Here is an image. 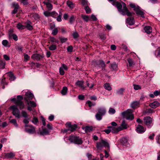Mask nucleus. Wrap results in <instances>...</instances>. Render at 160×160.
Wrapping results in <instances>:
<instances>
[{
    "instance_id": "obj_1",
    "label": "nucleus",
    "mask_w": 160,
    "mask_h": 160,
    "mask_svg": "<svg viewBox=\"0 0 160 160\" xmlns=\"http://www.w3.org/2000/svg\"><path fill=\"white\" fill-rule=\"evenodd\" d=\"M132 110L128 109L122 113V115L124 118L127 120H132L134 119V115L132 113Z\"/></svg>"
},
{
    "instance_id": "obj_2",
    "label": "nucleus",
    "mask_w": 160,
    "mask_h": 160,
    "mask_svg": "<svg viewBox=\"0 0 160 160\" xmlns=\"http://www.w3.org/2000/svg\"><path fill=\"white\" fill-rule=\"evenodd\" d=\"M129 5L131 8H133L134 10L137 15L140 16L142 18L144 17V12L141 10V8L139 7L138 6H136L134 4L132 3L130 4Z\"/></svg>"
},
{
    "instance_id": "obj_3",
    "label": "nucleus",
    "mask_w": 160,
    "mask_h": 160,
    "mask_svg": "<svg viewBox=\"0 0 160 160\" xmlns=\"http://www.w3.org/2000/svg\"><path fill=\"white\" fill-rule=\"evenodd\" d=\"M103 147L109 148V145L106 140L101 139V141L97 142L96 147L99 150H101Z\"/></svg>"
},
{
    "instance_id": "obj_4",
    "label": "nucleus",
    "mask_w": 160,
    "mask_h": 160,
    "mask_svg": "<svg viewBox=\"0 0 160 160\" xmlns=\"http://www.w3.org/2000/svg\"><path fill=\"white\" fill-rule=\"evenodd\" d=\"M68 140L71 142L74 143L75 144H82V142L81 138H79V137L75 136H70L68 138Z\"/></svg>"
},
{
    "instance_id": "obj_5",
    "label": "nucleus",
    "mask_w": 160,
    "mask_h": 160,
    "mask_svg": "<svg viewBox=\"0 0 160 160\" xmlns=\"http://www.w3.org/2000/svg\"><path fill=\"white\" fill-rule=\"evenodd\" d=\"M10 108L12 109L13 115L17 118H19L21 117L20 112L17 108V106L13 105L10 107Z\"/></svg>"
},
{
    "instance_id": "obj_6",
    "label": "nucleus",
    "mask_w": 160,
    "mask_h": 160,
    "mask_svg": "<svg viewBox=\"0 0 160 160\" xmlns=\"http://www.w3.org/2000/svg\"><path fill=\"white\" fill-rule=\"evenodd\" d=\"M17 98L18 100L16 101L15 104L17 106L19 107L20 109H23L25 107V105L22 101L23 97L21 95H18L17 96Z\"/></svg>"
},
{
    "instance_id": "obj_7",
    "label": "nucleus",
    "mask_w": 160,
    "mask_h": 160,
    "mask_svg": "<svg viewBox=\"0 0 160 160\" xmlns=\"http://www.w3.org/2000/svg\"><path fill=\"white\" fill-rule=\"evenodd\" d=\"M144 122L148 128H151L152 126V119L149 116H147L143 118Z\"/></svg>"
},
{
    "instance_id": "obj_8",
    "label": "nucleus",
    "mask_w": 160,
    "mask_h": 160,
    "mask_svg": "<svg viewBox=\"0 0 160 160\" xmlns=\"http://www.w3.org/2000/svg\"><path fill=\"white\" fill-rule=\"evenodd\" d=\"M122 3L123 6V8L122 9L123 12L122 13V15H127L128 17L132 16V13L129 11L128 8H127L126 4L123 2Z\"/></svg>"
},
{
    "instance_id": "obj_9",
    "label": "nucleus",
    "mask_w": 160,
    "mask_h": 160,
    "mask_svg": "<svg viewBox=\"0 0 160 160\" xmlns=\"http://www.w3.org/2000/svg\"><path fill=\"white\" fill-rule=\"evenodd\" d=\"M25 131L29 133L32 134L35 132V128L32 125L25 124Z\"/></svg>"
},
{
    "instance_id": "obj_10",
    "label": "nucleus",
    "mask_w": 160,
    "mask_h": 160,
    "mask_svg": "<svg viewBox=\"0 0 160 160\" xmlns=\"http://www.w3.org/2000/svg\"><path fill=\"white\" fill-rule=\"evenodd\" d=\"M108 128L111 129V132L112 133H117L119 131H121L120 127H116L109 126Z\"/></svg>"
},
{
    "instance_id": "obj_11",
    "label": "nucleus",
    "mask_w": 160,
    "mask_h": 160,
    "mask_svg": "<svg viewBox=\"0 0 160 160\" xmlns=\"http://www.w3.org/2000/svg\"><path fill=\"white\" fill-rule=\"evenodd\" d=\"M113 5L117 7L118 11L122 15L123 11V9H122V5L121 3L117 1L115 3H114Z\"/></svg>"
},
{
    "instance_id": "obj_12",
    "label": "nucleus",
    "mask_w": 160,
    "mask_h": 160,
    "mask_svg": "<svg viewBox=\"0 0 160 160\" xmlns=\"http://www.w3.org/2000/svg\"><path fill=\"white\" fill-rule=\"evenodd\" d=\"M26 98L25 99L28 101V100H32L34 97L33 95L30 92H27L26 93Z\"/></svg>"
},
{
    "instance_id": "obj_13",
    "label": "nucleus",
    "mask_w": 160,
    "mask_h": 160,
    "mask_svg": "<svg viewBox=\"0 0 160 160\" xmlns=\"http://www.w3.org/2000/svg\"><path fill=\"white\" fill-rule=\"evenodd\" d=\"M136 130L138 133H142L144 132L146 130L142 126L139 125L137 127Z\"/></svg>"
},
{
    "instance_id": "obj_14",
    "label": "nucleus",
    "mask_w": 160,
    "mask_h": 160,
    "mask_svg": "<svg viewBox=\"0 0 160 160\" xmlns=\"http://www.w3.org/2000/svg\"><path fill=\"white\" fill-rule=\"evenodd\" d=\"M13 31L12 30H10L9 31V36L10 38H12L15 41L18 40V38L17 35L15 34L12 33Z\"/></svg>"
},
{
    "instance_id": "obj_15",
    "label": "nucleus",
    "mask_w": 160,
    "mask_h": 160,
    "mask_svg": "<svg viewBox=\"0 0 160 160\" xmlns=\"http://www.w3.org/2000/svg\"><path fill=\"white\" fill-rule=\"evenodd\" d=\"M144 30L148 34H150L152 32V28L149 26H147L144 27Z\"/></svg>"
},
{
    "instance_id": "obj_16",
    "label": "nucleus",
    "mask_w": 160,
    "mask_h": 160,
    "mask_svg": "<svg viewBox=\"0 0 160 160\" xmlns=\"http://www.w3.org/2000/svg\"><path fill=\"white\" fill-rule=\"evenodd\" d=\"M24 26H25V28H27L29 30H31L33 29V27L31 25V22L30 21H27Z\"/></svg>"
},
{
    "instance_id": "obj_17",
    "label": "nucleus",
    "mask_w": 160,
    "mask_h": 160,
    "mask_svg": "<svg viewBox=\"0 0 160 160\" xmlns=\"http://www.w3.org/2000/svg\"><path fill=\"white\" fill-rule=\"evenodd\" d=\"M98 112L102 115H104L106 112V109L103 107H100L98 109Z\"/></svg>"
},
{
    "instance_id": "obj_18",
    "label": "nucleus",
    "mask_w": 160,
    "mask_h": 160,
    "mask_svg": "<svg viewBox=\"0 0 160 160\" xmlns=\"http://www.w3.org/2000/svg\"><path fill=\"white\" fill-rule=\"evenodd\" d=\"M150 107L153 108H155L159 106V103L157 101H154L149 104Z\"/></svg>"
},
{
    "instance_id": "obj_19",
    "label": "nucleus",
    "mask_w": 160,
    "mask_h": 160,
    "mask_svg": "<svg viewBox=\"0 0 160 160\" xmlns=\"http://www.w3.org/2000/svg\"><path fill=\"white\" fill-rule=\"evenodd\" d=\"M126 22L130 25L134 24V18L132 17H130L127 18L126 20Z\"/></svg>"
},
{
    "instance_id": "obj_20",
    "label": "nucleus",
    "mask_w": 160,
    "mask_h": 160,
    "mask_svg": "<svg viewBox=\"0 0 160 160\" xmlns=\"http://www.w3.org/2000/svg\"><path fill=\"white\" fill-rule=\"evenodd\" d=\"M140 102L138 101H134L132 102L130 105L131 108H135L136 107L139 105Z\"/></svg>"
},
{
    "instance_id": "obj_21",
    "label": "nucleus",
    "mask_w": 160,
    "mask_h": 160,
    "mask_svg": "<svg viewBox=\"0 0 160 160\" xmlns=\"http://www.w3.org/2000/svg\"><path fill=\"white\" fill-rule=\"evenodd\" d=\"M49 133V131L46 128H43L42 130L39 132H38V134H39L41 135H48Z\"/></svg>"
},
{
    "instance_id": "obj_22",
    "label": "nucleus",
    "mask_w": 160,
    "mask_h": 160,
    "mask_svg": "<svg viewBox=\"0 0 160 160\" xmlns=\"http://www.w3.org/2000/svg\"><path fill=\"white\" fill-rule=\"evenodd\" d=\"M82 129L86 132H88L92 131L93 129V128L92 126H86L85 127L83 128Z\"/></svg>"
},
{
    "instance_id": "obj_23",
    "label": "nucleus",
    "mask_w": 160,
    "mask_h": 160,
    "mask_svg": "<svg viewBox=\"0 0 160 160\" xmlns=\"http://www.w3.org/2000/svg\"><path fill=\"white\" fill-rule=\"evenodd\" d=\"M15 154L12 152H11L6 153L5 156V158H13Z\"/></svg>"
},
{
    "instance_id": "obj_24",
    "label": "nucleus",
    "mask_w": 160,
    "mask_h": 160,
    "mask_svg": "<svg viewBox=\"0 0 160 160\" xmlns=\"http://www.w3.org/2000/svg\"><path fill=\"white\" fill-rule=\"evenodd\" d=\"M76 84L80 87L82 90H84L85 87L83 85V82L82 81H78L76 83Z\"/></svg>"
},
{
    "instance_id": "obj_25",
    "label": "nucleus",
    "mask_w": 160,
    "mask_h": 160,
    "mask_svg": "<svg viewBox=\"0 0 160 160\" xmlns=\"http://www.w3.org/2000/svg\"><path fill=\"white\" fill-rule=\"evenodd\" d=\"M120 127L121 130L126 129L128 128L127 124L124 121H123Z\"/></svg>"
},
{
    "instance_id": "obj_26",
    "label": "nucleus",
    "mask_w": 160,
    "mask_h": 160,
    "mask_svg": "<svg viewBox=\"0 0 160 160\" xmlns=\"http://www.w3.org/2000/svg\"><path fill=\"white\" fill-rule=\"evenodd\" d=\"M81 17L84 21L87 22L90 20V18L88 15H81Z\"/></svg>"
},
{
    "instance_id": "obj_27",
    "label": "nucleus",
    "mask_w": 160,
    "mask_h": 160,
    "mask_svg": "<svg viewBox=\"0 0 160 160\" xmlns=\"http://www.w3.org/2000/svg\"><path fill=\"white\" fill-rule=\"evenodd\" d=\"M2 43V45L5 47H9L10 46V45L9 42L6 40H3Z\"/></svg>"
},
{
    "instance_id": "obj_28",
    "label": "nucleus",
    "mask_w": 160,
    "mask_h": 160,
    "mask_svg": "<svg viewBox=\"0 0 160 160\" xmlns=\"http://www.w3.org/2000/svg\"><path fill=\"white\" fill-rule=\"evenodd\" d=\"M7 74L10 77V79L11 81H13L15 79V78L12 72H8Z\"/></svg>"
},
{
    "instance_id": "obj_29",
    "label": "nucleus",
    "mask_w": 160,
    "mask_h": 160,
    "mask_svg": "<svg viewBox=\"0 0 160 160\" xmlns=\"http://www.w3.org/2000/svg\"><path fill=\"white\" fill-rule=\"evenodd\" d=\"M104 88L106 89L108 91H111L112 89V88L110 85L108 83H105L104 85Z\"/></svg>"
},
{
    "instance_id": "obj_30",
    "label": "nucleus",
    "mask_w": 160,
    "mask_h": 160,
    "mask_svg": "<svg viewBox=\"0 0 160 160\" xmlns=\"http://www.w3.org/2000/svg\"><path fill=\"white\" fill-rule=\"evenodd\" d=\"M43 3L46 5L48 10H51L52 9V4L51 3L49 2H44Z\"/></svg>"
},
{
    "instance_id": "obj_31",
    "label": "nucleus",
    "mask_w": 160,
    "mask_h": 160,
    "mask_svg": "<svg viewBox=\"0 0 160 160\" xmlns=\"http://www.w3.org/2000/svg\"><path fill=\"white\" fill-rule=\"evenodd\" d=\"M154 112V110L151 108H148L146 109L143 112L145 114H150Z\"/></svg>"
},
{
    "instance_id": "obj_32",
    "label": "nucleus",
    "mask_w": 160,
    "mask_h": 160,
    "mask_svg": "<svg viewBox=\"0 0 160 160\" xmlns=\"http://www.w3.org/2000/svg\"><path fill=\"white\" fill-rule=\"evenodd\" d=\"M128 142V140L126 138H123L121 140V142L124 145L127 144Z\"/></svg>"
},
{
    "instance_id": "obj_33",
    "label": "nucleus",
    "mask_w": 160,
    "mask_h": 160,
    "mask_svg": "<svg viewBox=\"0 0 160 160\" xmlns=\"http://www.w3.org/2000/svg\"><path fill=\"white\" fill-rule=\"evenodd\" d=\"M21 116L25 118H27L28 117V114L25 111L22 110L21 112Z\"/></svg>"
},
{
    "instance_id": "obj_34",
    "label": "nucleus",
    "mask_w": 160,
    "mask_h": 160,
    "mask_svg": "<svg viewBox=\"0 0 160 160\" xmlns=\"http://www.w3.org/2000/svg\"><path fill=\"white\" fill-rule=\"evenodd\" d=\"M98 64L102 68H104L105 66L104 62L102 60H100L98 61Z\"/></svg>"
},
{
    "instance_id": "obj_35",
    "label": "nucleus",
    "mask_w": 160,
    "mask_h": 160,
    "mask_svg": "<svg viewBox=\"0 0 160 160\" xmlns=\"http://www.w3.org/2000/svg\"><path fill=\"white\" fill-rule=\"evenodd\" d=\"M102 115L98 112L95 115V117L98 120L100 121L102 119Z\"/></svg>"
},
{
    "instance_id": "obj_36",
    "label": "nucleus",
    "mask_w": 160,
    "mask_h": 160,
    "mask_svg": "<svg viewBox=\"0 0 160 160\" xmlns=\"http://www.w3.org/2000/svg\"><path fill=\"white\" fill-rule=\"evenodd\" d=\"M67 88L66 87H63L62 89L61 92V93L63 95H65L67 93Z\"/></svg>"
},
{
    "instance_id": "obj_37",
    "label": "nucleus",
    "mask_w": 160,
    "mask_h": 160,
    "mask_svg": "<svg viewBox=\"0 0 160 160\" xmlns=\"http://www.w3.org/2000/svg\"><path fill=\"white\" fill-rule=\"evenodd\" d=\"M128 61L129 63V66H132L134 65V62L131 58H129L128 59Z\"/></svg>"
},
{
    "instance_id": "obj_38",
    "label": "nucleus",
    "mask_w": 160,
    "mask_h": 160,
    "mask_svg": "<svg viewBox=\"0 0 160 160\" xmlns=\"http://www.w3.org/2000/svg\"><path fill=\"white\" fill-rule=\"evenodd\" d=\"M67 4L68 6L71 8H73L74 7V4L71 1H68L67 2Z\"/></svg>"
},
{
    "instance_id": "obj_39",
    "label": "nucleus",
    "mask_w": 160,
    "mask_h": 160,
    "mask_svg": "<svg viewBox=\"0 0 160 160\" xmlns=\"http://www.w3.org/2000/svg\"><path fill=\"white\" fill-rule=\"evenodd\" d=\"M17 27L19 30H22L25 28V26L22 25L20 23H19L17 24Z\"/></svg>"
},
{
    "instance_id": "obj_40",
    "label": "nucleus",
    "mask_w": 160,
    "mask_h": 160,
    "mask_svg": "<svg viewBox=\"0 0 160 160\" xmlns=\"http://www.w3.org/2000/svg\"><path fill=\"white\" fill-rule=\"evenodd\" d=\"M81 3L83 6H88L90 5L88 1L87 0H82Z\"/></svg>"
},
{
    "instance_id": "obj_41",
    "label": "nucleus",
    "mask_w": 160,
    "mask_h": 160,
    "mask_svg": "<svg viewBox=\"0 0 160 160\" xmlns=\"http://www.w3.org/2000/svg\"><path fill=\"white\" fill-rule=\"evenodd\" d=\"M86 104H88L89 107H91L95 105V103L92 102L89 100L88 101L86 102Z\"/></svg>"
},
{
    "instance_id": "obj_42",
    "label": "nucleus",
    "mask_w": 160,
    "mask_h": 160,
    "mask_svg": "<svg viewBox=\"0 0 160 160\" xmlns=\"http://www.w3.org/2000/svg\"><path fill=\"white\" fill-rule=\"evenodd\" d=\"M10 122L13 124L15 127H18V124L15 119H11L10 121Z\"/></svg>"
},
{
    "instance_id": "obj_43",
    "label": "nucleus",
    "mask_w": 160,
    "mask_h": 160,
    "mask_svg": "<svg viewBox=\"0 0 160 160\" xmlns=\"http://www.w3.org/2000/svg\"><path fill=\"white\" fill-rule=\"evenodd\" d=\"M111 67L112 69L114 70H117L118 65L115 62H113L111 65Z\"/></svg>"
},
{
    "instance_id": "obj_44",
    "label": "nucleus",
    "mask_w": 160,
    "mask_h": 160,
    "mask_svg": "<svg viewBox=\"0 0 160 160\" xmlns=\"http://www.w3.org/2000/svg\"><path fill=\"white\" fill-rule=\"evenodd\" d=\"M86 13L87 14H89L91 13V11L88 6H86L84 7Z\"/></svg>"
},
{
    "instance_id": "obj_45",
    "label": "nucleus",
    "mask_w": 160,
    "mask_h": 160,
    "mask_svg": "<svg viewBox=\"0 0 160 160\" xmlns=\"http://www.w3.org/2000/svg\"><path fill=\"white\" fill-rule=\"evenodd\" d=\"M40 55L38 54H35L32 55L31 58L34 59L38 60L40 58Z\"/></svg>"
},
{
    "instance_id": "obj_46",
    "label": "nucleus",
    "mask_w": 160,
    "mask_h": 160,
    "mask_svg": "<svg viewBox=\"0 0 160 160\" xmlns=\"http://www.w3.org/2000/svg\"><path fill=\"white\" fill-rule=\"evenodd\" d=\"M77 128V125L75 124L72 125L71 126L69 129L71 132H73Z\"/></svg>"
},
{
    "instance_id": "obj_47",
    "label": "nucleus",
    "mask_w": 160,
    "mask_h": 160,
    "mask_svg": "<svg viewBox=\"0 0 160 160\" xmlns=\"http://www.w3.org/2000/svg\"><path fill=\"white\" fill-rule=\"evenodd\" d=\"M6 63L5 61L1 60L0 61V67L2 68H5Z\"/></svg>"
},
{
    "instance_id": "obj_48",
    "label": "nucleus",
    "mask_w": 160,
    "mask_h": 160,
    "mask_svg": "<svg viewBox=\"0 0 160 160\" xmlns=\"http://www.w3.org/2000/svg\"><path fill=\"white\" fill-rule=\"evenodd\" d=\"M124 90L123 89L121 88L117 90L116 94L118 95H122L123 93Z\"/></svg>"
},
{
    "instance_id": "obj_49",
    "label": "nucleus",
    "mask_w": 160,
    "mask_h": 160,
    "mask_svg": "<svg viewBox=\"0 0 160 160\" xmlns=\"http://www.w3.org/2000/svg\"><path fill=\"white\" fill-rule=\"evenodd\" d=\"M116 112V111L115 109L112 108H109V109L108 111V112L109 114H114Z\"/></svg>"
},
{
    "instance_id": "obj_50",
    "label": "nucleus",
    "mask_w": 160,
    "mask_h": 160,
    "mask_svg": "<svg viewBox=\"0 0 160 160\" xmlns=\"http://www.w3.org/2000/svg\"><path fill=\"white\" fill-rule=\"evenodd\" d=\"M49 48L51 50H54L57 49V46L54 44H52L49 47Z\"/></svg>"
},
{
    "instance_id": "obj_51",
    "label": "nucleus",
    "mask_w": 160,
    "mask_h": 160,
    "mask_svg": "<svg viewBox=\"0 0 160 160\" xmlns=\"http://www.w3.org/2000/svg\"><path fill=\"white\" fill-rule=\"evenodd\" d=\"M50 41L52 42L57 43L58 44V41L54 37H51L50 38Z\"/></svg>"
},
{
    "instance_id": "obj_52",
    "label": "nucleus",
    "mask_w": 160,
    "mask_h": 160,
    "mask_svg": "<svg viewBox=\"0 0 160 160\" xmlns=\"http://www.w3.org/2000/svg\"><path fill=\"white\" fill-rule=\"evenodd\" d=\"M58 30L57 28H55L52 30V33L54 35H56L58 33Z\"/></svg>"
},
{
    "instance_id": "obj_53",
    "label": "nucleus",
    "mask_w": 160,
    "mask_h": 160,
    "mask_svg": "<svg viewBox=\"0 0 160 160\" xmlns=\"http://www.w3.org/2000/svg\"><path fill=\"white\" fill-rule=\"evenodd\" d=\"M32 17L35 20L38 19L39 18V16L37 13L33 14L32 15Z\"/></svg>"
},
{
    "instance_id": "obj_54",
    "label": "nucleus",
    "mask_w": 160,
    "mask_h": 160,
    "mask_svg": "<svg viewBox=\"0 0 160 160\" xmlns=\"http://www.w3.org/2000/svg\"><path fill=\"white\" fill-rule=\"evenodd\" d=\"M28 104H30L32 107H35L36 106V104L33 101H30L28 103Z\"/></svg>"
},
{
    "instance_id": "obj_55",
    "label": "nucleus",
    "mask_w": 160,
    "mask_h": 160,
    "mask_svg": "<svg viewBox=\"0 0 160 160\" xmlns=\"http://www.w3.org/2000/svg\"><path fill=\"white\" fill-rule=\"evenodd\" d=\"M156 54L157 53V55H156L157 57H160V47L158 48L157 50H156L155 51Z\"/></svg>"
},
{
    "instance_id": "obj_56",
    "label": "nucleus",
    "mask_w": 160,
    "mask_h": 160,
    "mask_svg": "<svg viewBox=\"0 0 160 160\" xmlns=\"http://www.w3.org/2000/svg\"><path fill=\"white\" fill-rule=\"evenodd\" d=\"M44 15L46 17L51 16V13L48 11H45L44 12Z\"/></svg>"
},
{
    "instance_id": "obj_57",
    "label": "nucleus",
    "mask_w": 160,
    "mask_h": 160,
    "mask_svg": "<svg viewBox=\"0 0 160 160\" xmlns=\"http://www.w3.org/2000/svg\"><path fill=\"white\" fill-rule=\"evenodd\" d=\"M32 122L34 124H36L38 122V118L35 117H34L33 118Z\"/></svg>"
},
{
    "instance_id": "obj_58",
    "label": "nucleus",
    "mask_w": 160,
    "mask_h": 160,
    "mask_svg": "<svg viewBox=\"0 0 160 160\" xmlns=\"http://www.w3.org/2000/svg\"><path fill=\"white\" fill-rule=\"evenodd\" d=\"M12 5L14 7V8H16L18 9L19 8V6L18 4V3L16 2H14L12 4Z\"/></svg>"
},
{
    "instance_id": "obj_59",
    "label": "nucleus",
    "mask_w": 160,
    "mask_h": 160,
    "mask_svg": "<svg viewBox=\"0 0 160 160\" xmlns=\"http://www.w3.org/2000/svg\"><path fill=\"white\" fill-rule=\"evenodd\" d=\"M24 55L25 61L26 62H27V61H28L29 59L30 58V57L27 54H24Z\"/></svg>"
},
{
    "instance_id": "obj_60",
    "label": "nucleus",
    "mask_w": 160,
    "mask_h": 160,
    "mask_svg": "<svg viewBox=\"0 0 160 160\" xmlns=\"http://www.w3.org/2000/svg\"><path fill=\"white\" fill-rule=\"evenodd\" d=\"M51 16H52L53 17H55L58 15V14L55 12H51Z\"/></svg>"
},
{
    "instance_id": "obj_61",
    "label": "nucleus",
    "mask_w": 160,
    "mask_h": 160,
    "mask_svg": "<svg viewBox=\"0 0 160 160\" xmlns=\"http://www.w3.org/2000/svg\"><path fill=\"white\" fill-rule=\"evenodd\" d=\"M41 118L42 121V123L43 125L44 126H45L46 125V124L45 122V118L42 116H41Z\"/></svg>"
},
{
    "instance_id": "obj_62",
    "label": "nucleus",
    "mask_w": 160,
    "mask_h": 160,
    "mask_svg": "<svg viewBox=\"0 0 160 160\" xmlns=\"http://www.w3.org/2000/svg\"><path fill=\"white\" fill-rule=\"evenodd\" d=\"M73 48V47L72 46H70L67 48V50L68 52H71L72 51Z\"/></svg>"
},
{
    "instance_id": "obj_63",
    "label": "nucleus",
    "mask_w": 160,
    "mask_h": 160,
    "mask_svg": "<svg viewBox=\"0 0 160 160\" xmlns=\"http://www.w3.org/2000/svg\"><path fill=\"white\" fill-rule=\"evenodd\" d=\"M59 72L61 75H63L64 74L65 72L63 69L61 67L60 68H59Z\"/></svg>"
},
{
    "instance_id": "obj_64",
    "label": "nucleus",
    "mask_w": 160,
    "mask_h": 160,
    "mask_svg": "<svg viewBox=\"0 0 160 160\" xmlns=\"http://www.w3.org/2000/svg\"><path fill=\"white\" fill-rule=\"evenodd\" d=\"M156 139L158 143L160 144V135L157 136Z\"/></svg>"
}]
</instances>
